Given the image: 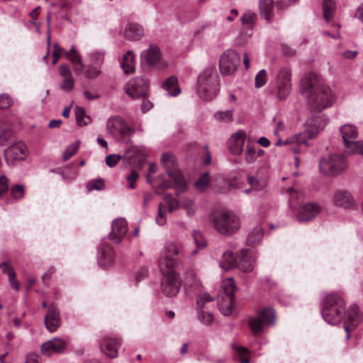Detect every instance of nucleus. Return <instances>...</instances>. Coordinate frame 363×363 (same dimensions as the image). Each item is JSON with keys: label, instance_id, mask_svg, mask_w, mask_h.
I'll use <instances>...</instances> for the list:
<instances>
[{"label": "nucleus", "instance_id": "f257e3e1", "mask_svg": "<svg viewBox=\"0 0 363 363\" xmlns=\"http://www.w3.org/2000/svg\"><path fill=\"white\" fill-rule=\"evenodd\" d=\"M301 92L308 98L311 111H321L333 103L330 88L322 84L318 75L310 73L301 81Z\"/></svg>", "mask_w": 363, "mask_h": 363}, {"label": "nucleus", "instance_id": "f03ea898", "mask_svg": "<svg viewBox=\"0 0 363 363\" xmlns=\"http://www.w3.org/2000/svg\"><path fill=\"white\" fill-rule=\"evenodd\" d=\"M328 120L323 116H314L309 118L306 123V130L304 132L293 135L289 140L283 142L281 139H278L275 145L280 146L284 144L291 143L298 146H308V140L315 138L318 132L323 129L327 124Z\"/></svg>", "mask_w": 363, "mask_h": 363}, {"label": "nucleus", "instance_id": "7ed1b4c3", "mask_svg": "<svg viewBox=\"0 0 363 363\" xmlns=\"http://www.w3.org/2000/svg\"><path fill=\"white\" fill-rule=\"evenodd\" d=\"M345 313V303L337 294L327 295L322 303L321 314L323 318L330 325L339 324Z\"/></svg>", "mask_w": 363, "mask_h": 363}, {"label": "nucleus", "instance_id": "20e7f679", "mask_svg": "<svg viewBox=\"0 0 363 363\" xmlns=\"http://www.w3.org/2000/svg\"><path fill=\"white\" fill-rule=\"evenodd\" d=\"M220 90L219 76L213 68H208L201 73L197 80V93L201 99L211 100Z\"/></svg>", "mask_w": 363, "mask_h": 363}, {"label": "nucleus", "instance_id": "39448f33", "mask_svg": "<svg viewBox=\"0 0 363 363\" xmlns=\"http://www.w3.org/2000/svg\"><path fill=\"white\" fill-rule=\"evenodd\" d=\"M161 163L169 177L175 183L176 194L183 193L187 189V184L184 175L177 167V160L174 155L165 152L161 157Z\"/></svg>", "mask_w": 363, "mask_h": 363}, {"label": "nucleus", "instance_id": "423d86ee", "mask_svg": "<svg viewBox=\"0 0 363 363\" xmlns=\"http://www.w3.org/2000/svg\"><path fill=\"white\" fill-rule=\"evenodd\" d=\"M213 225L216 231L224 235H230L240 228L238 217L231 212L223 211L216 213L213 217Z\"/></svg>", "mask_w": 363, "mask_h": 363}, {"label": "nucleus", "instance_id": "0eeeda50", "mask_svg": "<svg viewBox=\"0 0 363 363\" xmlns=\"http://www.w3.org/2000/svg\"><path fill=\"white\" fill-rule=\"evenodd\" d=\"M345 158L339 154H329L323 157L319 162L320 172L328 177H335L347 169Z\"/></svg>", "mask_w": 363, "mask_h": 363}, {"label": "nucleus", "instance_id": "6e6552de", "mask_svg": "<svg viewBox=\"0 0 363 363\" xmlns=\"http://www.w3.org/2000/svg\"><path fill=\"white\" fill-rule=\"evenodd\" d=\"M340 132L345 146V152L349 154L363 155V141H355L358 136L356 126L345 124L340 128Z\"/></svg>", "mask_w": 363, "mask_h": 363}, {"label": "nucleus", "instance_id": "1a4fd4ad", "mask_svg": "<svg viewBox=\"0 0 363 363\" xmlns=\"http://www.w3.org/2000/svg\"><path fill=\"white\" fill-rule=\"evenodd\" d=\"M163 277L161 280V291L167 297H174L179 291L182 280L174 269L161 270Z\"/></svg>", "mask_w": 363, "mask_h": 363}, {"label": "nucleus", "instance_id": "9d476101", "mask_svg": "<svg viewBox=\"0 0 363 363\" xmlns=\"http://www.w3.org/2000/svg\"><path fill=\"white\" fill-rule=\"evenodd\" d=\"M291 72L289 68L283 67L278 72L272 93L276 94L279 100L285 99L291 89Z\"/></svg>", "mask_w": 363, "mask_h": 363}, {"label": "nucleus", "instance_id": "9b49d317", "mask_svg": "<svg viewBox=\"0 0 363 363\" xmlns=\"http://www.w3.org/2000/svg\"><path fill=\"white\" fill-rule=\"evenodd\" d=\"M53 47V65L57 62L60 53H63L65 57L72 62L76 75L79 76L83 73L84 65L78 50L74 45H72L69 51L65 50L62 48L60 47L57 43H54Z\"/></svg>", "mask_w": 363, "mask_h": 363}, {"label": "nucleus", "instance_id": "f8f14e48", "mask_svg": "<svg viewBox=\"0 0 363 363\" xmlns=\"http://www.w3.org/2000/svg\"><path fill=\"white\" fill-rule=\"evenodd\" d=\"M240 64V55L233 50H227L220 57V72L223 75L232 74L237 70Z\"/></svg>", "mask_w": 363, "mask_h": 363}, {"label": "nucleus", "instance_id": "ddd939ff", "mask_svg": "<svg viewBox=\"0 0 363 363\" xmlns=\"http://www.w3.org/2000/svg\"><path fill=\"white\" fill-rule=\"evenodd\" d=\"M179 254L178 246L174 243H167L161 252L159 259V267L160 270L175 269L178 261L175 258Z\"/></svg>", "mask_w": 363, "mask_h": 363}, {"label": "nucleus", "instance_id": "4468645a", "mask_svg": "<svg viewBox=\"0 0 363 363\" xmlns=\"http://www.w3.org/2000/svg\"><path fill=\"white\" fill-rule=\"evenodd\" d=\"M223 291L225 296H223V302L220 303V310L225 315H229L232 312L233 301L236 286L233 278L229 277L223 281Z\"/></svg>", "mask_w": 363, "mask_h": 363}, {"label": "nucleus", "instance_id": "2eb2a0df", "mask_svg": "<svg viewBox=\"0 0 363 363\" xmlns=\"http://www.w3.org/2000/svg\"><path fill=\"white\" fill-rule=\"evenodd\" d=\"M275 320L276 315L274 310L271 308H264L259 311L258 317L250 320V326L253 333H258L262 331L263 324L271 325Z\"/></svg>", "mask_w": 363, "mask_h": 363}, {"label": "nucleus", "instance_id": "dca6fc26", "mask_svg": "<svg viewBox=\"0 0 363 363\" xmlns=\"http://www.w3.org/2000/svg\"><path fill=\"white\" fill-rule=\"evenodd\" d=\"M148 81L143 77H137L128 82L125 92L132 99H137L145 96L148 91Z\"/></svg>", "mask_w": 363, "mask_h": 363}, {"label": "nucleus", "instance_id": "f3484780", "mask_svg": "<svg viewBox=\"0 0 363 363\" xmlns=\"http://www.w3.org/2000/svg\"><path fill=\"white\" fill-rule=\"evenodd\" d=\"M106 128L108 133L113 136L124 137L134 133V130L131 129L120 116L110 118L107 121Z\"/></svg>", "mask_w": 363, "mask_h": 363}, {"label": "nucleus", "instance_id": "a211bd4d", "mask_svg": "<svg viewBox=\"0 0 363 363\" xmlns=\"http://www.w3.org/2000/svg\"><path fill=\"white\" fill-rule=\"evenodd\" d=\"M362 321V315L357 306L352 305L347 311V318L344 324V330L346 333V340L350 337V331L354 330Z\"/></svg>", "mask_w": 363, "mask_h": 363}, {"label": "nucleus", "instance_id": "6ab92c4d", "mask_svg": "<svg viewBox=\"0 0 363 363\" xmlns=\"http://www.w3.org/2000/svg\"><path fill=\"white\" fill-rule=\"evenodd\" d=\"M27 154L26 146L23 143H18L6 149L5 159L9 164H12L16 161L25 160Z\"/></svg>", "mask_w": 363, "mask_h": 363}, {"label": "nucleus", "instance_id": "aec40b11", "mask_svg": "<svg viewBox=\"0 0 363 363\" xmlns=\"http://www.w3.org/2000/svg\"><path fill=\"white\" fill-rule=\"evenodd\" d=\"M68 346V340L61 338H53L44 342L41 345V352L45 356H50L52 353H63Z\"/></svg>", "mask_w": 363, "mask_h": 363}, {"label": "nucleus", "instance_id": "412c9836", "mask_svg": "<svg viewBox=\"0 0 363 363\" xmlns=\"http://www.w3.org/2000/svg\"><path fill=\"white\" fill-rule=\"evenodd\" d=\"M320 211V207L316 203H307L300 206L297 212L299 222H308L313 220Z\"/></svg>", "mask_w": 363, "mask_h": 363}, {"label": "nucleus", "instance_id": "4be33fe9", "mask_svg": "<svg viewBox=\"0 0 363 363\" xmlns=\"http://www.w3.org/2000/svg\"><path fill=\"white\" fill-rule=\"evenodd\" d=\"M333 201L337 206L344 208H353L355 207V201L351 194L346 190L339 189L335 191Z\"/></svg>", "mask_w": 363, "mask_h": 363}, {"label": "nucleus", "instance_id": "5701e85b", "mask_svg": "<svg viewBox=\"0 0 363 363\" xmlns=\"http://www.w3.org/2000/svg\"><path fill=\"white\" fill-rule=\"evenodd\" d=\"M128 231V224L125 219L117 218L114 220L111 225V231L109 234L110 240L119 243L125 237Z\"/></svg>", "mask_w": 363, "mask_h": 363}, {"label": "nucleus", "instance_id": "b1692460", "mask_svg": "<svg viewBox=\"0 0 363 363\" xmlns=\"http://www.w3.org/2000/svg\"><path fill=\"white\" fill-rule=\"evenodd\" d=\"M44 322L50 332L55 331L60 326V317L58 308L51 304L48 306V313L45 316Z\"/></svg>", "mask_w": 363, "mask_h": 363}, {"label": "nucleus", "instance_id": "393cba45", "mask_svg": "<svg viewBox=\"0 0 363 363\" xmlns=\"http://www.w3.org/2000/svg\"><path fill=\"white\" fill-rule=\"evenodd\" d=\"M141 56L143 61L148 65L153 66L159 64L160 68H164L167 66L166 64L160 63L161 52L156 45H150L147 50L143 52Z\"/></svg>", "mask_w": 363, "mask_h": 363}, {"label": "nucleus", "instance_id": "a878e982", "mask_svg": "<svg viewBox=\"0 0 363 363\" xmlns=\"http://www.w3.org/2000/svg\"><path fill=\"white\" fill-rule=\"evenodd\" d=\"M246 139V133L244 130H238L234 133L228 143L229 150L235 155L242 153L243 145Z\"/></svg>", "mask_w": 363, "mask_h": 363}, {"label": "nucleus", "instance_id": "bb28decb", "mask_svg": "<svg viewBox=\"0 0 363 363\" xmlns=\"http://www.w3.org/2000/svg\"><path fill=\"white\" fill-rule=\"evenodd\" d=\"M120 345L119 340L113 337H105L100 343V348L106 355L110 358H115L118 356Z\"/></svg>", "mask_w": 363, "mask_h": 363}, {"label": "nucleus", "instance_id": "cd10ccee", "mask_svg": "<svg viewBox=\"0 0 363 363\" xmlns=\"http://www.w3.org/2000/svg\"><path fill=\"white\" fill-rule=\"evenodd\" d=\"M60 75L62 78L60 88L65 91H71L74 86V79L71 69L67 65H61L58 67Z\"/></svg>", "mask_w": 363, "mask_h": 363}, {"label": "nucleus", "instance_id": "c85d7f7f", "mask_svg": "<svg viewBox=\"0 0 363 363\" xmlns=\"http://www.w3.org/2000/svg\"><path fill=\"white\" fill-rule=\"evenodd\" d=\"M114 259V252L112 248L105 243H102L98 253V263L101 267L106 268L112 264Z\"/></svg>", "mask_w": 363, "mask_h": 363}, {"label": "nucleus", "instance_id": "c756f323", "mask_svg": "<svg viewBox=\"0 0 363 363\" xmlns=\"http://www.w3.org/2000/svg\"><path fill=\"white\" fill-rule=\"evenodd\" d=\"M255 259L247 249H242L238 257L237 267L244 272H251L255 266Z\"/></svg>", "mask_w": 363, "mask_h": 363}, {"label": "nucleus", "instance_id": "7c9ffc66", "mask_svg": "<svg viewBox=\"0 0 363 363\" xmlns=\"http://www.w3.org/2000/svg\"><path fill=\"white\" fill-rule=\"evenodd\" d=\"M123 35L128 40L137 41L144 35V29L138 23H128L125 28Z\"/></svg>", "mask_w": 363, "mask_h": 363}, {"label": "nucleus", "instance_id": "2f4dec72", "mask_svg": "<svg viewBox=\"0 0 363 363\" xmlns=\"http://www.w3.org/2000/svg\"><path fill=\"white\" fill-rule=\"evenodd\" d=\"M162 88L167 91L169 95L177 96L181 92L178 85L177 78L175 76H171L162 83Z\"/></svg>", "mask_w": 363, "mask_h": 363}, {"label": "nucleus", "instance_id": "473e14b6", "mask_svg": "<svg viewBox=\"0 0 363 363\" xmlns=\"http://www.w3.org/2000/svg\"><path fill=\"white\" fill-rule=\"evenodd\" d=\"M259 8L260 15L263 16L267 21H270L273 16L274 1L259 0Z\"/></svg>", "mask_w": 363, "mask_h": 363}, {"label": "nucleus", "instance_id": "72a5a7b5", "mask_svg": "<svg viewBox=\"0 0 363 363\" xmlns=\"http://www.w3.org/2000/svg\"><path fill=\"white\" fill-rule=\"evenodd\" d=\"M238 258L234 257L233 252L227 251L223 254L222 259L220 262V266L225 270H230L237 267Z\"/></svg>", "mask_w": 363, "mask_h": 363}, {"label": "nucleus", "instance_id": "f704fd0d", "mask_svg": "<svg viewBox=\"0 0 363 363\" xmlns=\"http://www.w3.org/2000/svg\"><path fill=\"white\" fill-rule=\"evenodd\" d=\"M135 56L131 50L126 52L123 55L121 67L123 69L125 74H129L134 71Z\"/></svg>", "mask_w": 363, "mask_h": 363}, {"label": "nucleus", "instance_id": "c9c22d12", "mask_svg": "<svg viewBox=\"0 0 363 363\" xmlns=\"http://www.w3.org/2000/svg\"><path fill=\"white\" fill-rule=\"evenodd\" d=\"M323 17L329 23L333 18L336 10L334 0H323L322 4Z\"/></svg>", "mask_w": 363, "mask_h": 363}, {"label": "nucleus", "instance_id": "e433bc0d", "mask_svg": "<svg viewBox=\"0 0 363 363\" xmlns=\"http://www.w3.org/2000/svg\"><path fill=\"white\" fill-rule=\"evenodd\" d=\"M263 236V229L260 226L255 227L249 233L247 242L249 245L255 246L262 240Z\"/></svg>", "mask_w": 363, "mask_h": 363}, {"label": "nucleus", "instance_id": "4c0bfd02", "mask_svg": "<svg viewBox=\"0 0 363 363\" xmlns=\"http://www.w3.org/2000/svg\"><path fill=\"white\" fill-rule=\"evenodd\" d=\"M75 116L78 125H86L91 121V118L86 115L85 110L79 106H77L75 109Z\"/></svg>", "mask_w": 363, "mask_h": 363}, {"label": "nucleus", "instance_id": "58836bf2", "mask_svg": "<svg viewBox=\"0 0 363 363\" xmlns=\"http://www.w3.org/2000/svg\"><path fill=\"white\" fill-rule=\"evenodd\" d=\"M247 182L253 191H261L267 186V182L265 179L253 176L247 177Z\"/></svg>", "mask_w": 363, "mask_h": 363}, {"label": "nucleus", "instance_id": "ea45409f", "mask_svg": "<svg viewBox=\"0 0 363 363\" xmlns=\"http://www.w3.org/2000/svg\"><path fill=\"white\" fill-rule=\"evenodd\" d=\"M210 182L209 174L205 172L194 183V187L197 191H204Z\"/></svg>", "mask_w": 363, "mask_h": 363}, {"label": "nucleus", "instance_id": "a19ab883", "mask_svg": "<svg viewBox=\"0 0 363 363\" xmlns=\"http://www.w3.org/2000/svg\"><path fill=\"white\" fill-rule=\"evenodd\" d=\"M181 207L184 208L186 211V213L191 216L196 211V206L194 200L191 197H185L182 201Z\"/></svg>", "mask_w": 363, "mask_h": 363}, {"label": "nucleus", "instance_id": "79ce46f5", "mask_svg": "<svg viewBox=\"0 0 363 363\" xmlns=\"http://www.w3.org/2000/svg\"><path fill=\"white\" fill-rule=\"evenodd\" d=\"M198 318L206 325H211L213 321V315L210 312H206L204 309L197 308Z\"/></svg>", "mask_w": 363, "mask_h": 363}, {"label": "nucleus", "instance_id": "37998d69", "mask_svg": "<svg viewBox=\"0 0 363 363\" xmlns=\"http://www.w3.org/2000/svg\"><path fill=\"white\" fill-rule=\"evenodd\" d=\"M214 118L216 121L219 122L227 123L230 122L233 118V111L232 110H226V111H219L214 113Z\"/></svg>", "mask_w": 363, "mask_h": 363}, {"label": "nucleus", "instance_id": "c03bdc74", "mask_svg": "<svg viewBox=\"0 0 363 363\" xmlns=\"http://www.w3.org/2000/svg\"><path fill=\"white\" fill-rule=\"evenodd\" d=\"M186 285H188L189 287L197 288L200 286V281L194 270H189L186 272Z\"/></svg>", "mask_w": 363, "mask_h": 363}, {"label": "nucleus", "instance_id": "a18cd8bd", "mask_svg": "<svg viewBox=\"0 0 363 363\" xmlns=\"http://www.w3.org/2000/svg\"><path fill=\"white\" fill-rule=\"evenodd\" d=\"M11 195L16 200L21 199L24 196V186L21 184H15L11 186Z\"/></svg>", "mask_w": 363, "mask_h": 363}, {"label": "nucleus", "instance_id": "49530a36", "mask_svg": "<svg viewBox=\"0 0 363 363\" xmlns=\"http://www.w3.org/2000/svg\"><path fill=\"white\" fill-rule=\"evenodd\" d=\"M257 21V14L252 11H246L243 13L241 18V21L243 25H252Z\"/></svg>", "mask_w": 363, "mask_h": 363}, {"label": "nucleus", "instance_id": "de8ad7c7", "mask_svg": "<svg viewBox=\"0 0 363 363\" xmlns=\"http://www.w3.org/2000/svg\"><path fill=\"white\" fill-rule=\"evenodd\" d=\"M192 236L197 249H201L206 246L207 242L199 231L194 230Z\"/></svg>", "mask_w": 363, "mask_h": 363}, {"label": "nucleus", "instance_id": "09e8293b", "mask_svg": "<svg viewBox=\"0 0 363 363\" xmlns=\"http://www.w3.org/2000/svg\"><path fill=\"white\" fill-rule=\"evenodd\" d=\"M267 81V72L265 69H261L255 76V86L257 88L262 87Z\"/></svg>", "mask_w": 363, "mask_h": 363}, {"label": "nucleus", "instance_id": "8fccbe9b", "mask_svg": "<svg viewBox=\"0 0 363 363\" xmlns=\"http://www.w3.org/2000/svg\"><path fill=\"white\" fill-rule=\"evenodd\" d=\"M105 184L103 179H95L90 181L87 184L89 191L101 190L104 188Z\"/></svg>", "mask_w": 363, "mask_h": 363}, {"label": "nucleus", "instance_id": "3c124183", "mask_svg": "<svg viewBox=\"0 0 363 363\" xmlns=\"http://www.w3.org/2000/svg\"><path fill=\"white\" fill-rule=\"evenodd\" d=\"M79 145L72 144L69 145L63 152V160L66 161L72 157L78 150Z\"/></svg>", "mask_w": 363, "mask_h": 363}, {"label": "nucleus", "instance_id": "603ef678", "mask_svg": "<svg viewBox=\"0 0 363 363\" xmlns=\"http://www.w3.org/2000/svg\"><path fill=\"white\" fill-rule=\"evenodd\" d=\"M257 159L256 151L254 147H251L249 144L246 147L245 160L247 163L254 162Z\"/></svg>", "mask_w": 363, "mask_h": 363}, {"label": "nucleus", "instance_id": "864d4df0", "mask_svg": "<svg viewBox=\"0 0 363 363\" xmlns=\"http://www.w3.org/2000/svg\"><path fill=\"white\" fill-rule=\"evenodd\" d=\"M212 301H213V298H212L208 294L201 295L196 300L197 308L203 309L204 305Z\"/></svg>", "mask_w": 363, "mask_h": 363}, {"label": "nucleus", "instance_id": "5fc2aeb1", "mask_svg": "<svg viewBox=\"0 0 363 363\" xmlns=\"http://www.w3.org/2000/svg\"><path fill=\"white\" fill-rule=\"evenodd\" d=\"M232 347L235 349L239 355V360L242 363H250L249 359L245 357L247 350L243 347H235V344L232 345Z\"/></svg>", "mask_w": 363, "mask_h": 363}, {"label": "nucleus", "instance_id": "6e6d98bb", "mask_svg": "<svg viewBox=\"0 0 363 363\" xmlns=\"http://www.w3.org/2000/svg\"><path fill=\"white\" fill-rule=\"evenodd\" d=\"M165 201L168 204L169 211L170 212L177 210L181 206L179 201L172 198L171 196H167Z\"/></svg>", "mask_w": 363, "mask_h": 363}, {"label": "nucleus", "instance_id": "4d7b16f0", "mask_svg": "<svg viewBox=\"0 0 363 363\" xmlns=\"http://www.w3.org/2000/svg\"><path fill=\"white\" fill-rule=\"evenodd\" d=\"M165 208L162 203H160L158 208V213L156 216V223L160 225H163L166 223L165 213L163 211L162 208Z\"/></svg>", "mask_w": 363, "mask_h": 363}, {"label": "nucleus", "instance_id": "13d9d810", "mask_svg": "<svg viewBox=\"0 0 363 363\" xmlns=\"http://www.w3.org/2000/svg\"><path fill=\"white\" fill-rule=\"evenodd\" d=\"M13 104L11 98L6 94L0 96V108H7Z\"/></svg>", "mask_w": 363, "mask_h": 363}, {"label": "nucleus", "instance_id": "bf43d9fd", "mask_svg": "<svg viewBox=\"0 0 363 363\" xmlns=\"http://www.w3.org/2000/svg\"><path fill=\"white\" fill-rule=\"evenodd\" d=\"M9 189V179L5 175L0 177V197L7 192Z\"/></svg>", "mask_w": 363, "mask_h": 363}, {"label": "nucleus", "instance_id": "052dcab7", "mask_svg": "<svg viewBox=\"0 0 363 363\" xmlns=\"http://www.w3.org/2000/svg\"><path fill=\"white\" fill-rule=\"evenodd\" d=\"M121 158L122 157L118 155H109L106 158V163L108 167H113Z\"/></svg>", "mask_w": 363, "mask_h": 363}, {"label": "nucleus", "instance_id": "680f3d73", "mask_svg": "<svg viewBox=\"0 0 363 363\" xmlns=\"http://www.w3.org/2000/svg\"><path fill=\"white\" fill-rule=\"evenodd\" d=\"M138 174L134 170L131 171V172L126 177V180L130 183V189H134L135 188V182L138 180Z\"/></svg>", "mask_w": 363, "mask_h": 363}, {"label": "nucleus", "instance_id": "e2e57ef3", "mask_svg": "<svg viewBox=\"0 0 363 363\" xmlns=\"http://www.w3.org/2000/svg\"><path fill=\"white\" fill-rule=\"evenodd\" d=\"M0 269L4 274H6L8 277L16 276V272L12 267L6 262L0 264Z\"/></svg>", "mask_w": 363, "mask_h": 363}, {"label": "nucleus", "instance_id": "0e129e2a", "mask_svg": "<svg viewBox=\"0 0 363 363\" xmlns=\"http://www.w3.org/2000/svg\"><path fill=\"white\" fill-rule=\"evenodd\" d=\"M13 132L11 130H4L0 133V145H6L8 140L11 137Z\"/></svg>", "mask_w": 363, "mask_h": 363}, {"label": "nucleus", "instance_id": "69168bd1", "mask_svg": "<svg viewBox=\"0 0 363 363\" xmlns=\"http://www.w3.org/2000/svg\"><path fill=\"white\" fill-rule=\"evenodd\" d=\"M101 73L99 69L96 67H90L86 72V77L89 79H95Z\"/></svg>", "mask_w": 363, "mask_h": 363}, {"label": "nucleus", "instance_id": "338daca9", "mask_svg": "<svg viewBox=\"0 0 363 363\" xmlns=\"http://www.w3.org/2000/svg\"><path fill=\"white\" fill-rule=\"evenodd\" d=\"M91 57L92 58V60L97 65H101L104 62V53L101 52H94L91 53Z\"/></svg>", "mask_w": 363, "mask_h": 363}, {"label": "nucleus", "instance_id": "774afa93", "mask_svg": "<svg viewBox=\"0 0 363 363\" xmlns=\"http://www.w3.org/2000/svg\"><path fill=\"white\" fill-rule=\"evenodd\" d=\"M25 363H41L40 357L35 352H31L26 356Z\"/></svg>", "mask_w": 363, "mask_h": 363}]
</instances>
